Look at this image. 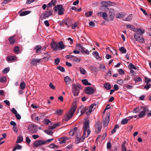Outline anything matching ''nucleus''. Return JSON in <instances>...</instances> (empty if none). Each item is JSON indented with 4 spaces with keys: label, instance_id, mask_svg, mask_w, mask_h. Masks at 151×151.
I'll return each instance as SVG.
<instances>
[{
    "label": "nucleus",
    "instance_id": "48",
    "mask_svg": "<svg viewBox=\"0 0 151 151\" xmlns=\"http://www.w3.org/2000/svg\"><path fill=\"white\" fill-rule=\"evenodd\" d=\"M92 11H90L88 12H86L85 13L86 16L87 17H89L92 15Z\"/></svg>",
    "mask_w": 151,
    "mask_h": 151
},
{
    "label": "nucleus",
    "instance_id": "39",
    "mask_svg": "<svg viewBox=\"0 0 151 151\" xmlns=\"http://www.w3.org/2000/svg\"><path fill=\"white\" fill-rule=\"evenodd\" d=\"M79 70L81 74L83 75H85L86 73V71L85 69L82 67L80 68Z\"/></svg>",
    "mask_w": 151,
    "mask_h": 151
},
{
    "label": "nucleus",
    "instance_id": "44",
    "mask_svg": "<svg viewBox=\"0 0 151 151\" xmlns=\"http://www.w3.org/2000/svg\"><path fill=\"white\" fill-rule=\"evenodd\" d=\"M9 71V67L6 68L2 70L3 73H6Z\"/></svg>",
    "mask_w": 151,
    "mask_h": 151
},
{
    "label": "nucleus",
    "instance_id": "63",
    "mask_svg": "<svg viewBox=\"0 0 151 151\" xmlns=\"http://www.w3.org/2000/svg\"><path fill=\"white\" fill-rule=\"evenodd\" d=\"M117 83L120 85H121L124 83V81L122 79L118 80L117 81Z\"/></svg>",
    "mask_w": 151,
    "mask_h": 151
},
{
    "label": "nucleus",
    "instance_id": "41",
    "mask_svg": "<svg viewBox=\"0 0 151 151\" xmlns=\"http://www.w3.org/2000/svg\"><path fill=\"white\" fill-rule=\"evenodd\" d=\"M59 141H60L59 143L61 144H63L66 142L64 137H62L59 139Z\"/></svg>",
    "mask_w": 151,
    "mask_h": 151
},
{
    "label": "nucleus",
    "instance_id": "58",
    "mask_svg": "<svg viewBox=\"0 0 151 151\" xmlns=\"http://www.w3.org/2000/svg\"><path fill=\"white\" fill-rule=\"evenodd\" d=\"M44 132L47 134H49L52 133V131L49 130H46L44 131Z\"/></svg>",
    "mask_w": 151,
    "mask_h": 151
},
{
    "label": "nucleus",
    "instance_id": "62",
    "mask_svg": "<svg viewBox=\"0 0 151 151\" xmlns=\"http://www.w3.org/2000/svg\"><path fill=\"white\" fill-rule=\"evenodd\" d=\"M134 80L135 82H138L141 81V78L140 77L135 78Z\"/></svg>",
    "mask_w": 151,
    "mask_h": 151
},
{
    "label": "nucleus",
    "instance_id": "51",
    "mask_svg": "<svg viewBox=\"0 0 151 151\" xmlns=\"http://www.w3.org/2000/svg\"><path fill=\"white\" fill-rule=\"evenodd\" d=\"M126 28L128 29L130 28L132 30H134V29L135 28L133 26H132V27L131 25L130 24L127 25Z\"/></svg>",
    "mask_w": 151,
    "mask_h": 151
},
{
    "label": "nucleus",
    "instance_id": "38",
    "mask_svg": "<svg viewBox=\"0 0 151 151\" xmlns=\"http://www.w3.org/2000/svg\"><path fill=\"white\" fill-rule=\"evenodd\" d=\"M14 51L16 54H18L19 51V47L15 46L14 49Z\"/></svg>",
    "mask_w": 151,
    "mask_h": 151
},
{
    "label": "nucleus",
    "instance_id": "3",
    "mask_svg": "<svg viewBox=\"0 0 151 151\" xmlns=\"http://www.w3.org/2000/svg\"><path fill=\"white\" fill-rule=\"evenodd\" d=\"M82 87L79 84L77 85L75 84H73L72 86V93H73L74 96H78L79 93V90L81 89Z\"/></svg>",
    "mask_w": 151,
    "mask_h": 151
},
{
    "label": "nucleus",
    "instance_id": "21",
    "mask_svg": "<svg viewBox=\"0 0 151 151\" xmlns=\"http://www.w3.org/2000/svg\"><path fill=\"white\" fill-rule=\"evenodd\" d=\"M125 15V14L124 13L121 12L117 14H116V17L117 18H121L123 17Z\"/></svg>",
    "mask_w": 151,
    "mask_h": 151
},
{
    "label": "nucleus",
    "instance_id": "28",
    "mask_svg": "<svg viewBox=\"0 0 151 151\" xmlns=\"http://www.w3.org/2000/svg\"><path fill=\"white\" fill-rule=\"evenodd\" d=\"M88 107H85L82 109L81 111V114H83L88 111Z\"/></svg>",
    "mask_w": 151,
    "mask_h": 151
},
{
    "label": "nucleus",
    "instance_id": "61",
    "mask_svg": "<svg viewBox=\"0 0 151 151\" xmlns=\"http://www.w3.org/2000/svg\"><path fill=\"white\" fill-rule=\"evenodd\" d=\"M49 147L51 148H54L55 147H56L57 148H58V146H57L54 144H51L49 146Z\"/></svg>",
    "mask_w": 151,
    "mask_h": 151
},
{
    "label": "nucleus",
    "instance_id": "45",
    "mask_svg": "<svg viewBox=\"0 0 151 151\" xmlns=\"http://www.w3.org/2000/svg\"><path fill=\"white\" fill-rule=\"evenodd\" d=\"M72 60L74 61L77 62H79L80 61V59H78V57L74 56L73 57Z\"/></svg>",
    "mask_w": 151,
    "mask_h": 151
},
{
    "label": "nucleus",
    "instance_id": "43",
    "mask_svg": "<svg viewBox=\"0 0 151 151\" xmlns=\"http://www.w3.org/2000/svg\"><path fill=\"white\" fill-rule=\"evenodd\" d=\"M99 68L103 71H104L106 69L105 65L103 64H101L100 65Z\"/></svg>",
    "mask_w": 151,
    "mask_h": 151
},
{
    "label": "nucleus",
    "instance_id": "59",
    "mask_svg": "<svg viewBox=\"0 0 151 151\" xmlns=\"http://www.w3.org/2000/svg\"><path fill=\"white\" fill-rule=\"evenodd\" d=\"M50 123H51V122L49 119H45L44 120V123L45 124L48 125Z\"/></svg>",
    "mask_w": 151,
    "mask_h": 151
},
{
    "label": "nucleus",
    "instance_id": "30",
    "mask_svg": "<svg viewBox=\"0 0 151 151\" xmlns=\"http://www.w3.org/2000/svg\"><path fill=\"white\" fill-rule=\"evenodd\" d=\"M130 120V119L124 118L122 119L121 121V124H127L128 121Z\"/></svg>",
    "mask_w": 151,
    "mask_h": 151
},
{
    "label": "nucleus",
    "instance_id": "54",
    "mask_svg": "<svg viewBox=\"0 0 151 151\" xmlns=\"http://www.w3.org/2000/svg\"><path fill=\"white\" fill-rule=\"evenodd\" d=\"M78 26V24L77 22H75L72 25V28L73 29H75Z\"/></svg>",
    "mask_w": 151,
    "mask_h": 151
},
{
    "label": "nucleus",
    "instance_id": "57",
    "mask_svg": "<svg viewBox=\"0 0 151 151\" xmlns=\"http://www.w3.org/2000/svg\"><path fill=\"white\" fill-rule=\"evenodd\" d=\"M111 145L110 142H108L107 144V148L108 149H110L111 148Z\"/></svg>",
    "mask_w": 151,
    "mask_h": 151
},
{
    "label": "nucleus",
    "instance_id": "24",
    "mask_svg": "<svg viewBox=\"0 0 151 151\" xmlns=\"http://www.w3.org/2000/svg\"><path fill=\"white\" fill-rule=\"evenodd\" d=\"M109 122V118L107 117L106 118L103 122V126L105 127L107 126Z\"/></svg>",
    "mask_w": 151,
    "mask_h": 151
},
{
    "label": "nucleus",
    "instance_id": "36",
    "mask_svg": "<svg viewBox=\"0 0 151 151\" xmlns=\"http://www.w3.org/2000/svg\"><path fill=\"white\" fill-rule=\"evenodd\" d=\"M26 87V84L24 82H22L20 84V87L22 90L24 89Z\"/></svg>",
    "mask_w": 151,
    "mask_h": 151
},
{
    "label": "nucleus",
    "instance_id": "34",
    "mask_svg": "<svg viewBox=\"0 0 151 151\" xmlns=\"http://www.w3.org/2000/svg\"><path fill=\"white\" fill-rule=\"evenodd\" d=\"M23 140V138L22 136H19L18 137L17 139V143H19L21 142Z\"/></svg>",
    "mask_w": 151,
    "mask_h": 151
},
{
    "label": "nucleus",
    "instance_id": "4",
    "mask_svg": "<svg viewBox=\"0 0 151 151\" xmlns=\"http://www.w3.org/2000/svg\"><path fill=\"white\" fill-rule=\"evenodd\" d=\"M89 120H86L83 123V129H84L83 134H86L87 133L86 137H88L91 131L89 129Z\"/></svg>",
    "mask_w": 151,
    "mask_h": 151
},
{
    "label": "nucleus",
    "instance_id": "32",
    "mask_svg": "<svg viewBox=\"0 0 151 151\" xmlns=\"http://www.w3.org/2000/svg\"><path fill=\"white\" fill-rule=\"evenodd\" d=\"M123 86L124 88L128 89H132L133 88V86H132L129 85L127 84H124Z\"/></svg>",
    "mask_w": 151,
    "mask_h": 151
},
{
    "label": "nucleus",
    "instance_id": "17",
    "mask_svg": "<svg viewBox=\"0 0 151 151\" xmlns=\"http://www.w3.org/2000/svg\"><path fill=\"white\" fill-rule=\"evenodd\" d=\"M43 14L45 17H48L52 14V11L50 10L46 11L43 13Z\"/></svg>",
    "mask_w": 151,
    "mask_h": 151
},
{
    "label": "nucleus",
    "instance_id": "56",
    "mask_svg": "<svg viewBox=\"0 0 151 151\" xmlns=\"http://www.w3.org/2000/svg\"><path fill=\"white\" fill-rule=\"evenodd\" d=\"M151 87V84L150 83H147L144 86V88L147 90L148 89Z\"/></svg>",
    "mask_w": 151,
    "mask_h": 151
},
{
    "label": "nucleus",
    "instance_id": "19",
    "mask_svg": "<svg viewBox=\"0 0 151 151\" xmlns=\"http://www.w3.org/2000/svg\"><path fill=\"white\" fill-rule=\"evenodd\" d=\"M17 59V58L16 56H8L6 58V60L8 62L9 61L16 60Z\"/></svg>",
    "mask_w": 151,
    "mask_h": 151
},
{
    "label": "nucleus",
    "instance_id": "6",
    "mask_svg": "<svg viewBox=\"0 0 151 151\" xmlns=\"http://www.w3.org/2000/svg\"><path fill=\"white\" fill-rule=\"evenodd\" d=\"M76 109V107L73 106L72 107L70 110L67 114L65 117V119L66 121H68L73 115Z\"/></svg>",
    "mask_w": 151,
    "mask_h": 151
},
{
    "label": "nucleus",
    "instance_id": "52",
    "mask_svg": "<svg viewBox=\"0 0 151 151\" xmlns=\"http://www.w3.org/2000/svg\"><path fill=\"white\" fill-rule=\"evenodd\" d=\"M151 81V79L147 77H145V82L147 83H149Z\"/></svg>",
    "mask_w": 151,
    "mask_h": 151
},
{
    "label": "nucleus",
    "instance_id": "9",
    "mask_svg": "<svg viewBox=\"0 0 151 151\" xmlns=\"http://www.w3.org/2000/svg\"><path fill=\"white\" fill-rule=\"evenodd\" d=\"M45 144L46 142L44 140H37L34 142L33 145L34 147H37Z\"/></svg>",
    "mask_w": 151,
    "mask_h": 151
},
{
    "label": "nucleus",
    "instance_id": "22",
    "mask_svg": "<svg viewBox=\"0 0 151 151\" xmlns=\"http://www.w3.org/2000/svg\"><path fill=\"white\" fill-rule=\"evenodd\" d=\"M61 26H64L65 25L67 26V27L69 28L70 27V25H68V24L67 20H64L62 21L60 24Z\"/></svg>",
    "mask_w": 151,
    "mask_h": 151
},
{
    "label": "nucleus",
    "instance_id": "20",
    "mask_svg": "<svg viewBox=\"0 0 151 151\" xmlns=\"http://www.w3.org/2000/svg\"><path fill=\"white\" fill-rule=\"evenodd\" d=\"M63 9L62 5H57L55 6L54 8V10L55 12H57L58 11V10H61Z\"/></svg>",
    "mask_w": 151,
    "mask_h": 151
},
{
    "label": "nucleus",
    "instance_id": "23",
    "mask_svg": "<svg viewBox=\"0 0 151 151\" xmlns=\"http://www.w3.org/2000/svg\"><path fill=\"white\" fill-rule=\"evenodd\" d=\"M31 12V11H26L20 13L19 15L20 16H24L29 14Z\"/></svg>",
    "mask_w": 151,
    "mask_h": 151
},
{
    "label": "nucleus",
    "instance_id": "33",
    "mask_svg": "<svg viewBox=\"0 0 151 151\" xmlns=\"http://www.w3.org/2000/svg\"><path fill=\"white\" fill-rule=\"evenodd\" d=\"M82 83L85 85L89 86L91 85L90 83H88L87 79H84L82 80Z\"/></svg>",
    "mask_w": 151,
    "mask_h": 151
},
{
    "label": "nucleus",
    "instance_id": "49",
    "mask_svg": "<svg viewBox=\"0 0 151 151\" xmlns=\"http://www.w3.org/2000/svg\"><path fill=\"white\" fill-rule=\"evenodd\" d=\"M14 150H21L22 148V147L21 145L17 144V146H15L14 147Z\"/></svg>",
    "mask_w": 151,
    "mask_h": 151
},
{
    "label": "nucleus",
    "instance_id": "40",
    "mask_svg": "<svg viewBox=\"0 0 151 151\" xmlns=\"http://www.w3.org/2000/svg\"><path fill=\"white\" fill-rule=\"evenodd\" d=\"M126 142H123L122 145V151H126V147L125 145Z\"/></svg>",
    "mask_w": 151,
    "mask_h": 151
},
{
    "label": "nucleus",
    "instance_id": "27",
    "mask_svg": "<svg viewBox=\"0 0 151 151\" xmlns=\"http://www.w3.org/2000/svg\"><path fill=\"white\" fill-rule=\"evenodd\" d=\"M9 40L11 44H13L15 42V40L14 38V36H13L9 37Z\"/></svg>",
    "mask_w": 151,
    "mask_h": 151
},
{
    "label": "nucleus",
    "instance_id": "46",
    "mask_svg": "<svg viewBox=\"0 0 151 151\" xmlns=\"http://www.w3.org/2000/svg\"><path fill=\"white\" fill-rule=\"evenodd\" d=\"M35 49L36 50V53H38L39 50L41 49V47L40 45H37L35 47Z\"/></svg>",
    "mask_w": 151,
    "mask_h": 151
},
{
    "label": "nucleus",
    "instance_id": "16",
    "mask_svg": "<svg viewBox=\"0 0 151 151\" xmlns=\"http://www.w3.org/2000/svg\"><path fill=\"white\" fill-rule=\"evenodd\" d=\"M57 3L56 0H52L47 5V8H50L53 6L55 5Z\"/></svg>",
    "mask_w": 151,
    "mask_h": 151
},
{
    "label": "nucleus",
    "instance_id": "50",
    "mask_svg": "<svg viewBox=\"0 0 151 151\" xmlns=\"http://www.w3.org/2000/svg\"><path fill=\"white\" fill-rule=\"evenodd\" d=\"M6 81V78L5 77H0V82L2 83H4Z\"/></svg>",
    "mask_w": 151,
    "mask_h": 151
},
{
    "label": "nucleus",
    "instance_id": "37",
    "mask_svg": "<svg viewBox=\"0 0 151 151\" xmlns=\"http://www.w3.org/2000/svg\"><path fill=\"white\" fill-rule=\"evenodd\" d=\"M119 51L122 52V53H125L127 52L126 50L124 47H122L119 49Z\"/></svg>",
    "mask_w": 151,
    "mask_h": 151
},
{
    "label": "nucleus",
    "instance_id": "5",
    "mask_svg": "<svg viewBox=\"0 0 151 151\" xmlns=\"http://www.w3.org/2000/svg\"><path fill=\"white\" fill-rule=\"evenodd\" d=\"M27 129L28 132L30 133L35 134L37 131V127L35 124H31L29 125Z\"/></svg>",
    "mask_w": 151,
    "mask_h": 151
},
{
    "label": "nucleus",
    "instance_id": "8",
    "mask_svg": "<svg viewBox=\"0 0 151 151\" xmlns=\"http://www.w3.org/2000/svg\"><path fill=\"white\" fill-rule=\"evenodd\" d=\"M109 15L110 21H113L114 19L115 15L114 10L112 8H110L109 9Z\"/></svg>",
    "mask_w": 151,
    "mask_h": 151
},
{
    "label": "nucleus",
    "instance_id": "26",
    "mask_svg": "<svg viewBox=\"0 0 151 151\" xmlns=\"http://www.w3.org/2000/svg\"><path fill=\"white\" fill-rule=\"evenodd\" d=\"M133 18V15L132 14L129 15L124 21H129L131 20Z\"/></svg>",
    "mask_w": 151,
    "mask_h": 151
},
{
    "label": "nucleus",
    "instance_id": "13",
    "mask_svg": "<svg viewBox=\"0 0 151 151\" xmlns=\"http://www.w3.org/2000/svg\"><path fill=\"white\" fill-rule=\"evenodd\" d=\"M96 106V104H91L90 105L89 108L88 109V110L86 112V114L87 115H89L92 112L93 110H94L95 108V107H94V106Z\"/></svg>",
    "mask_w": 151,
    "mask_h": 151
},
{
    "label": "nucleus",
    "instance_id": "47",
    "mask_svg": "<svg viewBox=\"0 0 151 151\" xmlns=\"http://www.w3.org/2000/svg\"><path fill=\"white\" fill-rule=\"evenodd\" d=\"M55 113L59 115H61L63 113V111L61 109L58 110L56 111Z\"/></svg>",
    "mask_w": 151,
    "mask_h": 151
},
{
    "label": "nucleus",
    "instance_id": "25",
    "mask_svg": "<svg viewBox=\"0 0 151 151\" xmlns=\"http://www.w3.org/2000/svg\"><path fill=\"white\" fill-rule=\"evenodd\" d=\"M104 86L106 89L107 90H109L111 87L110 84L109 83H104Z\"/></svg>",
    "mask_w": 151,
    "mask_h": 151
},
{
    "label": "nucleus",
    "instance_id": "53",
    "mask_svg": "<svg viewBox=\"0 0 151 151\" xmlns=\"http://www.w3.org/2000/svg\"><path fill=\"white\" fill-rule=\"evenodd\" d=\"M57 68L62 72L65 71V69L63 67L59 66Z\"/></svg>",
    "mask_w": 151,
    "mask_h": 151
},
{
    "label": "nucleus",
    "instance_id": "42",
    "mask_svg": "<svg viewBox=\"0 0 151 151\" xmlns=\"http://www.w3.org/2000/svg\"><path fill=\"white\" fill-rule=\"evenodd\" d=\"M128 67L130 68L131 70H132L133 69L136 70L137 69V68L135 67L134 65H133L132 63L129 64V65H128Z\"/></svg>",
    "mask_w": 151,
    "mask_h": 151
},
{
    "label": "nucleus",
    "instance_id": "7",
    "mask_svg": "<svg viewBox=\"0 0 151 151\" xmlns=\"http://www.w3.org/2000/svg\"><path fill=\"white\" fill-rule=\"evenodd\" d=\"M102 127V124L101 122L98 121L96 124L95 131L97 134H99L101 131Z\"/></svg>",
    "mask_w": 151,
    "mask_h": 151
},
{
    "label": "nucleus",
    "instance_id": "18",
    "mask_svg": "<svg viewBox=\"0 0 151 151\" xmlns=\"http://www.w3.org/2000/svg\"><path fill=\"white\" fill-rule=\"evenodd\" d=\"M101 4L104 6L106 7L112 5V3L110 1L101 2Z\"/></svg>",
    "mask_w": 151,
    "mask_h": 151
},
{
    "label": "nucleus",
    "instance_id": "10",
    "mask_svg": "<svg viewBox=\"0 0 151 151\" xmlns=\"http://www.w3.org/2000/svg\"><path fill=\"white\" fill-rule=\"evenodd\" d=\"M86 137V134L85 133L83 134L81 138H79L77 137L76 139L75 142L76 144H78L80 142H83L84 139Z\"/></svg>",
    "mask_w": 151,
    "mask_h": 151
},
{
    "label": "nucleus",
    "instance_id": "31",
    "mask_svg": "<svg viewBox=\"0 0 151 151\" xmlns=\"http://www.w3.org/2000/svg\"><path fill=\"white\" fill-rule=\"evenodd\" d=\"M81 50L82 52H84L86 54L88 55L89 54V52L88 50L83 47V48H81Z\"/></svg>",
    "mask_w": 151,
    "mask_h": 151
},
{
    "label": "nucleus",
    "instance_id": "12",
    "mask_svg": "<svg viewBox=\"0 0 151 151\" xmlns=\"http://www.w3.org/2000/svg\"><path fill=\"white\" fill-rule=\"evenodd\" d=\"M85 91L86 93L90 95L94 93V90L93 88L88 87L86 88Z\"/></svg>",
    "mask_w": 151,
    "mask_h": 151
},
{
    "label": "nucleus",
    "instance_id": "2",
    "mask_svg": "<svg viewBox=\"0 0 151 151\" xmlns=\"http://www.w3.org/2000/svg\"><path fill=\"white\" fill-rule=\"evenodd\" d=\"M51 46L54 51L60 50L64 49L65 45L62 41H60L59 43L57 42H53L51 44Z\"/></svg>",
    "mask_w": 151,
    "mask_h": 151
},
{
    "label": "nucleus",
    "instance_id": "14",
    "mask_svg": "<svg viewBox=\"0 0 151 151\" xmlns=\"http://www.w3.org/2000/svg\"><path fill=\"white\" fill-rule=\"evenodd\" d=\"M42 61L43 60H42V59H33L31 61V64L33 65H36L37 63H40L41 61Z\"/></svg>",
    "mask_w": 151,
    "mask_h": 151
},
{
    "label": "nucleus",
    "instance_id": "11",
    "mask_svg": "<svg viewBox=\"0 0 151 151\" xmlns=\"http://www.w3.org/2000/svg\"><path fill=\"white\" fill-rule=\"evenodd\" d=\"M97 14L98 16H100L102 15V17L104 19L108 22H109V19L107 18L108 15L106 12H100V13H97Z\"/></svg>",
    "mask_w": 151,
    "mask_h": 151
},
{
    "label": "nucleus",
    "instance_id": "35",
    "mask_svg": "<svg viewBox=\"0 0 151 151\" xmlns=\"http://www.w3.org/2000/svg\"><path fill=\"white\" fill-rule=\"evenodd\" d=\"M64 80L66 84H69L70 83V80L69 78L67 76L64 78Z\"/></svg>",
    "mask_w": 151,
    "mask_h": 151
},
{
    "label": "nucleus",
    "instance_id": "29",
    "mask_svg": "<svg viewBox=\"0 0 151 151\" xmlns=\"http://www.w3.org/2000/svg\"><path fill=\"white\" fill-rule=\"evenodd\" d=\"M93 56L96 58V59H98L100 58L99 56V53L96 51H94L92 53Z\"/></svg>",
    "mask_w": 151,
    "mask_h": 151
},
{
    "label": "nucleus",
    "instance_id": "55",
    "mask_svg": "<svg viewBox=\"0 0 151 151\" xmlns=\"http://www.w3.org/2000/svg\"><path fill=\"white\" fill-rule=\"evenodd\" d=\"M64 9H63L61 10H58V15H62L64 14Z\"/></svg>",
    "mask_w": 151,
    "mask_h": 151
},
{
    "label": "nucleus",
    "instance_id": "1",
    "mask_svg": "<svg viewBox=\"0 0 151 151\" xmlns=\"http://www.w3.org/2000/svg\"><path fill=\"white\" fill-rule=\"evenodd\" d=\"M133 31L136 32L134 34V39L135 40L137 41H139L140 42L143 43L144 42L143 38L142 37H141L139 35L137 32H138L140 35H142L144 33L145 30L142 29H141L140 28H139L136 29L135 28H134Z\"/></svg>",
    "mask_w": 151,
    "mask_h": 151
},
{
    "label": "nucleus",
    "instance_id": "64",
    "mask_svg": "<svg viewBox=\"0 0 151 151\" xmlns=\"http://www.w3.org/2000/svg\"><path fill=\"white\" fill-rule=\"evenodd\" d=\"M89 24L90 26L94 27L95 26V24L92 21L90 22Z\"/></svg>",
    "mask_w": 151,
    "mask_h": 151
},
{
    "label": "nucleus",
    "instance_id": "15",
    "mask_svg": "<svg viewBox=\"0 0 151 151\" xmlns=\"http://www.w3.org/2000/svg\"><path fill=\"white\" fill-rule=\"evenodd\" d=\"M149 110L146 108H144L143 111L140 112L138 116L140 118L143 117L145 114V113L147 111H148Z\"/></svg>",
    "mask_w": 151,
    "mask_h": 151
},
{
    "label": "nucleus",
    "instance_id": "60",
    "mask_svg": "<svg viewBox=\"0 0 151 151\" xmlns=\"http://www.w3.org/2000/svg\"><path fill=\"white\" fill-rule=\"evenodd\" d=\"M15 116L17 119L18 120L20 119L21 118L20 115L17 113L15 114Z\"/></svg>",
    "mask_w": 151,
    "mask_h": 151
}]
</instances>
